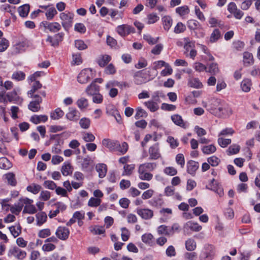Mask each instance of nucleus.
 <instances>
[{"label":"nucleus","mask_w":260,"mask_h":260,"mask_svg":"<svg viewBox=\"0 0 260 260\" xmlns=\"http://www.w3.org/2000/svg\"><path fill=\"white\" fill-rule=\"evenodd\" d=\"M66 117L70 121H77L80 117V113L75 108H70Z\"/></svg>","instance_id":"nucleus-10"},{"label":"nucleus","mask_w":260,"mask_h":260,"mask_svg":"<svg viewBox=\"0 0 260 260\" xmlns=\"http://www.w3.org/2000/svg\"><path fill=\"white\" fill-rule=\"evenodd\" d=\"M222 101L220 99L212 98L209 99L207 102L202 101V104L210 113L216 115Z\"/></svg>","instance_id":"nucleus-1"},{"label":"nucleus","mask_w":260,"mask_h":260,"mask_svg":"<svg viewBox=\"0 0 260 260\" xmlns=\"http://www.w3.org/2000/svg\"><path fill=\"white\" fill-rule=\"evenodd\" d=\"M240 149V146L237 144H233L230 146L227 150L228 155H232L238 153Z\"/></svg>","instance_id":"nucleus-43"},{"label":"nucleus","mask_w":260,"mask_h":260,"mask_svg":"<svg viewBox=\"0 0 260 260\" xmlns=\"http://www.w3.org/2000/svg\"><path fill=\"white\" fill-rule=\"evenodd\" d=\"M186 29V26L182 22H178L174 28V32L179 34L183 32Z\"/></svg>","instance_id":"nucleus-63"},{"label":"nucleus","mask_w":260,"mask_h":260,"mask_svg":"<svg viewBox=\"0 0 260 260\" xmlns=\"http://www.w3.org/2000/svg\"><path fill=\"white\" fill-rule=\"evenodd\" d=\"M41 189V186L40 185L35 183L31 184L27 187V190L34 194H37L40 191Z\"/></svg>","instance_id":"nucleus-41"},{"label":"nucleus","mask_w":260,"mask_h":260,"mask_svg":"<svg viewBox=\"0 0 260 260\" xmlns=\"http://www.w3.org/2000/svg\"><path fill=\"white\" fill-rule=\"evenodd\" d=\"M44 26L45 28L53 32H57L61 29V25L58 22L48 23L45 22L44 23Z\"/></svg>","instance_id":"nucleus-16"},{"label":"nucleus","mask_w":260,"mask_h":260,"mask_svg":"<svg viewBox=\"0 0 260 260\" xmlns=\"http://www.w3.org/2000/svg\"><path fill=\"white\" fill-rule=\"evenodd\" d=\"M202 150L204 154H210L215 152L216 150V148L214 145L211 144L203 147Z\"/></svg>","instance_id":"nucleus-38"},{"label":"nucleus","mask_w":260,"mask_h":260,"mask_svg":"<svg viewBox=\"0 0 260 260\" xmlns=\"http://www.w3.org/2000/svg\"><path fill=\"white\" fill-rule=\"evenodd\" d=\"M56 248V246L53 243H45L42 246V249L44 251H51L54 250Z\"/></svg>","instance_id":"nucleus-62"},{"label":"nucleus","mask_w":260,"mask_h":260,"mask_svg":"<svg viewBox=\"0 0 260 260\" xmlns=\"http://www.w3.org/2000/svg\"><path fill=\"white\" fill-rule=\"evenodd\" d=\"M79 125L83 129H88L90 125V120L86 117L82 118L79 121Z\"/></svg>","instance_id":"nucleus-48"},{"label":"nucleus","mask_w":260,"mask_h":260,"mask_svg":"<svg viewBox=\"0 0 260 260\" xmlns=\"http://www.w3.org/2000/svg\"><path fill=\"white\" fill-rule=\"evenodd\" d=\"M32 98H35V100L30 102L28 108L34 112H38L41 109L40 104L42 103V99L38 94H35Z\"/></svg>","instance_id":"nucleus-7"},{"label":"nucleus","mask_w":260,"mask_h":260,"mask_svg":"<svg viewBox=\"0 0 260 260\" xmlns=\"http://www.w3.org/2000/svg\"><path fill=\"white\" fill-rule=\"evenodd\" d=\"M96 170L99 173V176L100 178H103L105 176L107 173V166L106 165L102 164L96 166Z\"/></svg>","instance_id":"nucleus-29"},{"label":"nucleus","mask_w":260,"mask_h":260,"mask_svg":"<svg viewBox=\"0 0 260 260\" xmlns=\"http://www.w3.org/2000/svg\"><path fill=\"white\" fill-rule=\"evenodd\" d=\"M218 137L217 142L221 147H226L231 143V140L230 139H224L222 137Z\"/></svg>","instance_id":"nucleus-53"},{"label":"nucleus","mask_w":260,"mask_h":260,"mask_svg":"<svg viewBox=\"0 0 260 260\" xmlns=\"http://www.w3.org/2000/svg\"><path fill=\"white\" fill-rule=\"evenodd\" d=\"M124 171L122 173L123 175L129 176L132 174L135 169L134 165H126L123 167Z\"/></svg>","instance_id":"nucleus-56"},{"label":"nucleus","mask_w":260,"mask_h":260,"mask_svg":"<svg viewBox=\"0 0 260 260\" xmlns=\"http://www.w3.org/2000/svg\"><path fill=\"white\" fill-rule=\"evenodd\" d=\"M100 90V87L95 83V82H92L89 85H88L86 89L85 92L87 95L92 96L95 94L98 93Z\"/></svg>","instance_id":"nucleus-14"},{"label":"nucleus","mask_w":260,"mask_h":260,"mask_svg":"<svg viewBox=\"0 0 260 260\" xmlns=\"http://www.w3.org/2000/svg\"><path fill=\"white\" fill-rule=\"evenodd\" d=\"M75 47L80 50H83L86 49L87 48V46L85 44L84 41L81 40H78L75 42Z\"/></svg>","instance_id":"nucleus-64"},{"label":"nucleus","mask_w":260,"mask_h":260,"mask_svg":"<svg viewBox=\"0 0 260 260\" xmlns=\"http://www.w3.org/2000/svg\"><path fill=\"white\" fill-rule=\"evenodd\" d=\"M76 104L80 110L86 109L89 105L87 99L83 97L79 99L76 102Z\"/></svg>","instance_id":"nucleus-28"},{"label":"nucleus","mask_w":260,"mask_h":260,"mask_svg":"<svg viewBox=\"0 0 260 260\" xmlns=\"http://www.w3.org/2000/svg\"><path fill=\"white\" fill-rule=\"evenodd\" d=\"M164 28L168 31L172 25V19L169 16H165L162 18Z\"/></svg>","instance_id":"nucleus-25"},{"label":"nucleus","mask_w":260,"mask_h":260,"mask_svg":"<svg viewBox=\"0 0 260 260\" xmlns=\"http://www.w3.org/2000/svg\"><path fill=\"white\" fill-rule=\"evenodd\" d=\"M61 171L62 175L66 176L72 174L73 170L71 164L68 162H64L61 167Z\"/></svg>","instance_id":"nucleus-33"},{"label":"nucleus","mask_w":260,"mask_h":260,"mask_svg":"<svg viewBox=\"0 0 260 260\" xmlns=\"http://www.w3.org/2000/svg\"><path fill=\"white\" fill-rule=\"evenodd\" d=\"M156 167V165L155 163L146 162L140 165L138 171L144 172L152 171Z\"/></svg>","instance_id":"nucleus-19"},{"label":"nucleus","mask_w":260,"mask_h":260,"mask_svg":"<svg viewBox=\"0 0 260 260\" xmlns=\"http://www.w3.org/2000/svg\"><path fill=\"white\" fill-rule=\"evenodd\" d=\"M243 62L245 64L249 65L253 62L252 54L248 52L243 53Z\"/></svg>","instance_id":"nucleus-44"},{"label":"nucleus","mask_w":260,"mask_h":260,"mask_svg":"<svg viewBox=\"0 0 260 260\" xmlns=\"http://www.w3.org/2000/svg\"><path fill=\"white\" fill-rule=\"evenodd\" d=\"M157 232L159 235L171 236V232L170 231L169 228L165 225H161L158 226Z\"/></svg>","instance_id":"nucleus-45"},{"label":"nucleus","mask_w":260,"mask_h":260,"mask_svg":"<svg viewBox=\"0 0 260 260\" xmlns=\"http://www.w3.org/2000/svg\"><path fill=\"white\" fill-rule=\"evenodd\" d=\"M74 17V14L70 12L66 11L60 14L61 23L65 30L68 31L72 26Z\"/></svg>","instance_id":"nucleus-2"},{"label":"nucleus","mask_w":260,"mask_h":260,"mask_svg":"<svg viewBox=\"0 0 260 260\" xmlns=\"http://www.w3.org/2000/svg\"><path fill=\"white\" fill-rule=\"evenodd\" d=\"M29 9V5L28 4H25L19 7L18 9V11L21 17H25L27 16Z\"/></svg>","instance_id":"nucleus-24"},{"label":"nucleus","mask_w":260,"mask_h":260,"mask_svg":"<svg viewBox=\"0 0 260 260\" xmlns=\"http://www.w3.org/2000/svg\"><path fill=\"white\" fill-rule=\"evenodd\" d=\"M147 23L149 24H153L159 19L158 16L155 13H151L147 16Z\"/></svg>","instance_id":"nucleus-61"},{"label":"nucleus","mask_w":260,"mask_h":260,"mask_svg":"<svg viewBox=\"0 0 260 260\" xmlns=\"http://www.w3.org/2000/svg\"><path fill=\"white\" fill-rule=\"evenodd\" d=\"M26 47L27 44L25 42H19L12 47V54H17L24 50Z\"/></svg>","instance_id":"nucleus-13"},{"label":"nucleus","mask_w":260,"mask_h":260,"mask_svg":"<svg viewBox=\"0 0 260 260\" xmlns=\"http://www.w3.org/2000/svg\"><path fill=\"white\" fill-rule=\"evenodd\" d=\"M41 87L42 84L40 83L39 81H34L31 85V89L27 92L28 95H29L30 98H32L35 95L34 94L35 92Z\"/></svg>","instance_id":"nucleus-23"},{"label":"nucleus","mask_w":260,"mask_h":260,"mask_svg":"<svg viewBox=\"0 0 260 260\" xmlns=\"http://www.w3.org/2000/svg\"><path fill=\"white\" fill-rule=\"evenodd\" d=\"M92 70L90 69H85L82 70L77 77V81L80 84H86L92 78Z\"/></svg>","instance_id":"nucleus-4"},{"label":"nucleus","mask_w":260,"mask_h":260,"mask_svg":"<svg viewBox=\"0 0 260 260\" xmlns=\"http://www.w3.org/2000/svg\"><path fill=\"white\" fill-rule=\"evenodd\" d=\"M199 168L198 162L193 161L189 160L187 163V171L191 175H194L196 171Z\"/></svg>","instance_id":"nucleus-17"},{"label":"nucleus","mask_w":260,"mask_h":260,"mask_svg":"<svg viewBox=\"0 0 260 260\" xmlns=\"http://www.w3.org/2000/svg\"><path fill=\"white\" fill-rule=\"evenodd\" d=\"M57 14V11L53 7L49 8L46 13L45 15L48 20H51L53 18L54 16Z\"/></svg>","instance_id":"nucleus-50"},{"label":"nucleus","mask_w":260,"mask_h":260,"mask_svg":"<svg viewBox=\"0 0 260 260\" xmlns=\"http://www.w3.org/2000/svg\"><path fill=\"white\" fill-rule=\"evenodd\" d=\"M90 232L94 235H101L105 233V230L103 227L95 226L90 228Z\"/></svg>","instance_id":"nucleus-59"},{"label":"nucleus","mask_w":260,"mask_h":260,"mask_svg":"<svg viewBox=\"0 0 260 260\" xmlns=\"http://www.w3.org/2000/svg\"><path fill=\"white\" fill-rule=\"evenodd\" d=\"M206 72L210 73L211 75H215L219 72L218 64L216 63L213 62L210 64L207 67Z\"/></svg>","instance_id":"nucleus-31"},{"label":"nucleus","mask_w":260,"mask_h":260,"mask_svg":"<svg viewBox=\"0 0 260 260\" xmlns=\"http://www.w3.org/2000/svg\"><path fill=\"white\" fill-rule=\"evenodd\" d=\"M185 246L187 250L192 251L196 248V243L193 239L189 238L186 241Z\"/></svg>","instance_id":"nucleus-46"},{"label":"nucleus","mask_w":260,"mask_h":260,"mask_svg":"<svg viewBox=\"0 0 260 260\" xmlns=\"http://www.w3.org/2000/svg\"><path fill=\"white\" fill-rule=\"evenodd\" d=\"M148 152L150 159L156 160L161 157L159 145L158 143H155L151 146L149 148Z\"/></svg>","instance_id":"nucleus-8"},{"label":"nucleus","mask_w":260,"mask_h":260,"mask_svg":"<svg viewBox=\"0 0 260 260\" xmlns=\"http://www.w3.org/2000/svg\"><path fill=\"white\" fill-rule=\"evenodd\" d=\"M7 255L9 257H13L18 260H23L26 256V252L19 247L14 246L9 249Z\"/></svg>","instance_id":"nucleus-3"},{"label":"nucleus","mask_w":260,"mask_h":260,"mask_svg":"<svg viewBox=\"0 0 260 260\" xmlns=\"http://www.w3.org/2000/svg\"><path fill=\"white\" fill-rule=\"evenodd\" d=\"M36 217L37 225L40 226L46 222L47 216L45 212H41L37 214Z\"/></svg>","instance_id":"nucleus-32"},{"label":"nucleus","mask_w":260,"mask_h":260,"mask_svg":"<svg viewBox=\"0 0 260 260\" xmlns=\"http://www.w3.org/2000/svg\"><path fill=\"white\" fill-rule=\"evenodd\" d=\"M193 68L198 72L206 71V70H207V67L205 65L199 62H197L194 63Z\"/></svg>","instance_id":"nucleus-55"},{"label":"nucleus","mask_w":260,"mask_h":260,"mask_svg":"<svg viewBox=\"0 0 260 260\" xmlns=\"http://www.w3.org/2000/svg\"><path fill=\"white\" fill-rule=\"evenodd\" d=\"M220 37V33L218 29H215L213 30L210 38V42L214 43L217 41Z\"/></svg>","instance_id":"nucleus-51"},{"label":"nucleus","mask_w":260,"mask_h":260,"mask_svg":"<svg viewBox=\"0 0 260 260\" xmlns=\"http://www.w3.org/2000/svg\"><path fill=\"white\" fill-rule=\"evenodd\" d=\"M25 76V75L23 72L21 71H17L13 74L12 78L17 81H21L24 79Z\"/></svg>","instance_id":"nucleus-60"},{"label":"nucleus","mask_w":260,"mask_h":260,"mask_svg":"<svg viewBox=\"0 0 260 260\" xmlns=\"http://www.w3.org/2000/svg\"><path fill=\"white\" fill-rule=\"evenodd\" d=\"M137 214L143 219L148 220L153 216V211L149 209H138Z\"/></svg>","instance_id":"nucleus-11"},{"label":"nucleus","mask_w":260,"mask_h":260,"mask_svg":"<svg viewBox=\"0 0 260 260\" xmlns=\"http://www.w3.org/2000/svg\"><path fill=\"white\" fill-rule=\"evenodd\" d=\"M202 226L198 223L189 221L184 224L183 231L186 234H189L190 232H199L202 230Z\"/></svg>","instance_id":"nucleus-6"},{"label":"nucleus","mask_w":260,"mask_h":260,"mask_svg":"<svg viewBox=\"0 0 260 260\" xmlns=\"http://www.w3.org/2000/svg\"><path fill=\"white\" fill-rule=\"evenodd\" d=\"M189 86L196 88H200L203 87L202 83L200 82L198 78H190L188 83Z\"/></svg>","instance_id":"nucleus-27"},{"label":"nucleus","mask_w":260,"mask_h":260,"mask_svg":"<svg viewBox=\"0 0 260 260\" xmlns=\"http://www.w3.org/2000/svg\"><path fill=\"white\" fill-rule=\"evenodd\" d=\"M117 32L121 36H124L131 32H134V28L132 26L123 24L119 25L117 28Z\"/></svg>","instance_id":"nucleus-12"},{"label":"nucleus","mask_w":260,"mask_h":260,"mask_svg":"<svg viewBox=\"0 0 260 260\" xmlns=\"http://www.w3.org/2000/svg\"><path fill=\"white\" fill-rule=\"evenodd\" d=\"M23 208V205L21 203H19L18 202L14 205L10 207V211L16 215L19 214Z\"/></svg>","instance_id":"nucleus-40"},{"label":"nucleus","mask_w":260,"mask_h":260,"mask_svg":"<svg viewBox=\"0 0 260 260\" xmlns=\"http://www.w3.org/2000/svg\"><path fill=\"white\" fill-rule=\"evenodd\" d=\"M144 76V74L143 71H139L136 72L134 76L135 83L137 85H141L145 82Z\"/></svg>","instance_id":"nucleus-20"},{"label":"nucleus","mask_w":260,"mask_h":260,"mask_svg":"<svg viewBox=\"0 0 260 260\" xmlns=\"http://www.w3.org/2000/svg\"><path fill=\"white\" fill-rule=\"evenodd\" d=\"M102 144L110 151H115L116 147L118 146V141L105 139L102 141Z\"/></svg>","instance_id":"nucleus-18"},{"label":"nucleus","mask_w":260,"mask_h":260,"mask_svg":"<svg viewBox=\"0 0 260 260\" xmlns=\"http://www.w3.org/2000/svg\"><path fill=\"white\" fill-rule=\"evenodd\" d=\"M9 41L5 38L0 37V52H4L9 46Z\"/></svg>","instance_id":"nucleus-52"},{"label":"nucleus","mask_w":260,"mask_h":260,"mask_svg":"<svg viewBox=\"0 0 260 260\" xmlns=\"http://www.w3.org/2000/svg\"><path fill=\"white\" fill-rule=\"evenodd\" d=\"M6 96L10 102H14L16 103H21L22 99L20 98L18 95L17 91L14 90L12 92H8Z\"/></svg>","instance_id":"nucleus-15"},{"label":"nucleus","mask_w":260,"mask_h":260,"mask_svg":"<svg viewBox=\"0 0 260 260\" xmlns=\"http://www.w3.org/2000/svg\"><path fill=\"white\" fill-rule=\"evenodd\" d=\"M252 85L251 81L249 79H244L241 83V88L245 92L250 91Z\"/></svg>","instance_id":"nucleus-21"},{"label":"nucleus","mask_w":260,"mask_h":260,"mask_svg":"<svg viewBox=\"0 0 260 260\" xmlns=\"http://www.w3.org/2000/svg\"><path fill=\"white\" fill-rule=\"evenodd\" d=\"M51 234L49 229H44L40 230L38 233V236L41 238H46Z\"/></svg>","instance_id":"nucleus-58"},{"label":"nucleus","mask_w":260,"mask_h":260,"mask_svg":"<svg viewBox=\"0 0 260 260\" xmlns=\"http://www.w3.org/2000/svg\"><path fill=\"white\" fill-rule=\"evenodd\" d=\"M144 104L151 112H155L159 108L158 104L152 101L146 102Z\"/></svg>","instance_id":"nucleus-42"},{"label":"nucleus","mask_w":260,"mask_h":260,"mask_svg":"<svg viewBox=\"0 0 260 260\" xmlns=\"http://www.w3.org/2000/svg\"><path fill=\"white\" fill-rule=\"evenodd\" d=\"M143 39L150 45L156 44L159 39V37L153 38L149 34L144 35Z\"/></svg>","instance_id":"nucleus-37"},{"label":"nucleus","mask_w":260,"mask_h":260,"mask_svg":"<svg viewBox=\"0 0 260 260\" xmlns=\"http://www.w3.org/2000/svg\"><path fill=\"white\" fill-rule=\"evenodd\" d=\"M171 119L175 124L182 127H185V123L181 116L178 114L173 115L171 116Z\"/></svg>","instance_id":"nucleus-30"},{"label":"nucleus","mask_w":260,"mask_h":260,"mask_svg":"<svg viewBox=\"0 0 260 260\" xmlns=\"http://www.w3.org/2000/svg\"><path fill=\"white\" fill-rule=\"evenodd\" d=\"M48 117L46 115H35L31 117L30 121L32 123L37 124L41 122H45L47 120Z\"/></svg>","instance_id":"nucleus-22"},{"label":"nucleus","mask_w":260,"mask_h":260,"mask_svg":"<svg viewBox=\"0 0 260 260\" xmlns=\"http://www.w3.org/2000/svg\"><path fill=\"white\" fill-rule=\"evenodd\" d=\"M111 60V57L108 55H101L98 59V63L101 67H105Z\"/></svg>","instance_id":"nucleus-26"},{"label":"nucleus","mask_w":260,"mask_h":260,"mask_svg":"<svg viewBox=\"0 0 260 260\" xmlns=\"http://www.w3.org/2000/svg\"><path fill=\"white\" fill-rule=\"evenodd\" d=\"M37 212V209L34 205L30 204L25 205L23 210V213L34 214Z\"/></svg>","instance_id":"nucleus-54"},{"label":"nucleus","mask_w":260,"mask_h":260,"mask_svg":"<svg viewBox=\"0 0 260 260\" xmlns=\"http://www.w3.org/2000/svg\"><path fill=\"white\" fill-rule=\"evenodd\" d=\"M70 231L65 226H59L55 232L56 237L61 240H67L69 236Z\"/></svg>","instance_id":"nucleus-9"},{"label":"nucleus","mask_w":260,"mask_h":260,"mask_svg":"<svg viewBox=\"0 0 260 260\" xmlns=\"http://www.w3.org/2000/svg\"><path fill=\"white\" fill-rule=\"evenodd\" d=\"M101 202V199L92 197L88 202V206L91 207H96L100 205Z\"/></svg>","instance_id":"nucleus-47"},{"label":"nucleus","mask_w":260,"mask_h":260,"mask_svg":"<svg viewBox=\"0 0 260 260\" xmlns=\"http://www.w3.org/2000/svg\"><path fill=\"white\" fill-rule=\"evenodd\" d=\"M63 115V111L60 109L57 108L51 114V118L53 119L57 120L61 118Z\"/></svg>","instance_id":"nucleus-49"},{"label":"nucleus","mask_w":260,"mask_h":260,"mask_svg":"<svg viewBox=\"0 0 260 260\" xmlns=\"http://www.w3.org/2000/svg\"><path fill=\"white\" fill-rule=\"evenodd\" d=\"M176 12L180 16H183L186 14H187L189 12V10L187 6H184L177 8L176 9Z\"/></svg>","instance_id":"nucleus-57"},{"label":"nucleus","mask_w":260,"mask_h":260,"mask_svg":"<svg viewBox=\"0 0 260 260\" xmlns=\"http://www.w3.org/2000/svg\"><path fill=\"white\" fill-rule=\"evenodd\" d=\"M214 255V252L212 249H210L209 251L203 252L200 256V258L201 260H212Z\"/></svg>","instance_id":"nucleus-34"},{"label":"nucleus","mask_w":260,"mask_h":260,"mask_svg":"<svg viewBox=\"0 0 260 260\" xmlns=\"http://www.w3.org/2000/svg\"><path fill=\"white\" fill-rule=\"evenodd\" d=\"M139 177L141 180L150 181L153 177V175L150 173L138 171Z\"/></svg>","instance_id":"nucleus-35"},{"label":"nucleus","mask_w":260,"mask_h":260,"mask_svg":"<svg viewBox=\"0 0 260 260\" xmlns=\"http://www.w3.org/2000/svg\"><path fill=\"white\" fill-rule=\"evenodd\" d=\"M11 167L10 161L5 157L0 158V168L3 169H9Z\"/></svg>","instance_id":"nucleus-36"},{"label":"nucleus","mask_w":260,"mask_h":260,"mask_svg":"<svg viewBox=\"0 0 260 260\" xmlns=\"http://www.w3.org/2000/svg\"><path fill=\"white\" fill-rule=\"evenodd\" d=\"M233 111L232 109L226 103L222 101L220 106L218 107V111L216 115L226 117L231 115Z\"/></svg>","instance_id":"nucleus-5"},{"label":"nucleus","mask_w":260,"mask_h":260,"mask_svg":"<svg viewBox=\"0 0 260 260\" xmlns=\"http://www.w3.org/2000/svg\"><path fill=\"white\" fill-rule=\"evenodd\" d=\"M128 149V145L126 142H123L121 144L118 141V146L116 147L115 150L123 154L126 152Z\"/></svg>","instance_id":"nucleus-39"}]
</instances>
